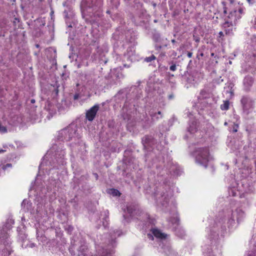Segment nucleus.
<instances>
[{
    "instance_id": "obj_33",
    "label": "nucleus",
    "mask_w": 256,
    "mask_h": 256,
    "mask_svg": "<svg viewBox=\"0 0 256 256\" xmlns=\"http://www.w3.org/2000/svg\"><path fill=\"white\" fill-rule=\"evenodd\" d=\"M36 47H38V44H36Z\"/></svg>"
},
{
    "instance_id": "obj_21",
    "label": "nucleus",
    "mask_w": 256,
    "mask_h": 256,
    "mask_svg": "<svg viewBox=\"0 0 256 256\" xmlns=\"http://www.w3.org/2000/svg\"><path fill=\"white\" fill-rule=\"evenodd\" d=\"M78 97H79L78 94H75L74 96V100H77L78 98Z\"/></svg>"
},
{
    "instance_id": "obj_15",
    "label": "nucleus",
    "mask_w": 256,
    "mask_h": 256,
    "mask_svg": "<svg viewBox=\"0 0 256 256\" xmlns=\"http://www.w3.org/2000/svg\"><path fill=\"white\" fill-rule=\"evenodd\" d=\"M12 164H6V165H4L3 166H2V168L3 170H6L8 168H10V167H12Z\"/></svg>"
},
{
    "instance_id": "obj_27",
    "label": "nucleus",
    "mask_w": 256,
    "mask_h": 256,
    "mask_svg": "<svg viewBox=\"0 0 256 256\" xmlns=\"http://www.w3.org/2000/svg\"><path fill=\"white\" fill-rule=\"evenodd\" d=\"M34 102H35V100H34L32 99V100H31V102L32 103H34Z\"/></svg>"
},
{
    "instance_id": "obj_7",
    "label": "nucleus",
    "mask_w": 256,
    "mask_h": 256,
    "mask_svg": "<svg viewBox=\"0 0 256 256\" xmlns=\"http://www.w3.org/2000/svg\"><path fill=\"white\" fill-rule=\"evenodd\" d=\"M229 102L228 100H226L224 102L223 104H222L220 106V108L222 110H228L229 108Z\"/></svg>"
},
{
    "instance_id": "obj_23",
    "label": "nucleus",
    "mask_w": 256,
    "mask_h": 256,
    "mask_svg": "<svg viewBox=\"0 0 256 256\" xmlns=\"http://www.w3.org/2000/svg\"><path fill=\"white\" fill-rule=\"evenodd\" d=\"M148 236L149 238H152V240H154V238L150 234H148Z\"/></svg>"
},
{
    "instance_id": "obj_14",
    "label": "nucleus",
    "mask_w": 256,
    "mask_h": 256,
    "mask_svg": "<svg viewBox=\"0 0 256 256\" xmlns=\"http://www.w3.org/2000/svg\"><path fill=\"white\" fill-rule=\"evenodd\" d=\"M101 256H111V253L107 250L104 251Z\"/></svg>"
},
{
    "instance_id": "obj_12",
    "label": "nucleus",
    "mask_w": 256,
    "mask_h": 256,
    "mask_svg": "<svg viewBox=\"0 0 256 256\" xmlns=\"http://www.w3.org/2000/svg\"><path fill=\"white\" fill-rule=\"evenodd\" d=\"M7 132V129L6 128V127L5 126H2L0 124V132Z\"/></svg>"
},
{
    "instance_id": "obj_3",
    "label": "nucleus",
    "mask_w": 256,
    "mask_h": 256,
    "mask_svg": "<svg viewBox=\"0 0 256 256\" xmlns=\"http://www.w3.org/2000/svg\"><path fill=\"white\" fill-rule=\"evenodd\" d=\"M244 111H248L250 108L252 107V102L247 98H242L241 100Z\"/></svg>"
},
{
    "instance_id": "obj_2",
    "label": "nucleus",
    "mask_w": 256,
    "mask_h": 256,
    "mask_svg": "<svg viewBox=\"0 0 256 256\" xmlns=\"http://www.w3.org/2000/svg\"><path fill=\"white\" fill-rule=\"evenodd\" d=\"M99 108V106L98 104L94 105L91 108L86 112V118L90 122L92 121L94 118Z\"/></svg>"
},
{
    "instance_id": "obj_16",
    "label": "nucleus",
    "mask_w": 256,
    "mask_h": 256,
    "mask_svg": "<svg viewBox=\"0 0 256 256\" xmlns=\"http://www.w3.org/2000/svg\"><path fill=\"white\" fill-rule=\"evenodd\" d=\"M238 124H234V128H233V132H237V131H238L237 128H238Z\"/></svg>"
},
{
    "instance_id": "obj_22",
    "label": "nucleus",
    "mask_w": 256,
    "mask_h": 256,
    "mask_svg": "<svg viewBox=\"0 0 256 256\" xmlns=\"http://www.w3.org/2000/svg\"><path fill=\"white\" fill-rule=\"evenodd\" d=\"M204 54L202 52H201L198 56H197V58H200L199 56H203Z\"/></svg>"
},
{
    "instance_id": "obj_1",
    "label": "nucleus",
    "mask_w": 256,
    "mask_h": 256,
    "mask_svg": "<svg viewBox=\"0 0 256 256\" xmlns=\"http://www.w3.org/2000/svg\"><path fill=\"white\" fill-rule=\"evenodd\" d=\"M196 161L205 167L209 161V152L206 148H200L195 152Z\"/></svg>"
},
{
    "instance_id": "obj_24",
    "label": "nucleus",
    "mask_w": 256,
    "mask_h": 256,
    "mask_svg": "<svg viewBox=\"0 0 256 256\" xmlns=\"http://www.w3.org/2000/svg\"><path fill=\"white\" fill-rule=\"evenodd\" d=\"M174 98V95L173 94H170L169 96H168V98L170 99H171V98Z\"/></svg>"
},
{
    "instance_id": "obj_6",
    "label": "nucleus",
    "mask_w": 256,
    "mask_h": 256,
    "mask_svg": "<svg viewBox=\"0 0 256 256\" xmlns=\"http://www.w3.org/2000/svg\"><path fill=\"white\" fill-rule=\"evenodd\" d=\"M136 206L134 205H130L127 206L128 212L130 215L134 214V212L136 210Z\"/></svg>"
},
{
    "instance_id": "obj_31",
    "label": "nucleus",
    "mask_w": 256,
    "mask_h": 256,
    "mask_svg": "<svg viewBox=\"0 0 256 256\" xmlns=\"http://www.w3.org/2000/svg\"><path fill=\"white\" fill-rule=\"evenodd\" d=\"M158 113V114H161V112L160 111H159Z\"/></svg>"
},
{
    "instance_id": "obj_11",
    "label": "nucleus",
    "mask_w": 256,
    "mask_h": 256,
    "mask_svg": "<svg viewBox=\"0 0 256 256\" xmlns=\"http://www.w3.org/2000/svg\"><path fill=\"white\" fill-rule=\"evenodd\" d=\"M232 20H230V21H226L225 22V23L224 24V27H226V26H228L229 27L230 26H232Z\"/></svg>"
},
{
    "instance_id": "obj_9",
    "label": "nucleus",
    "mask_w": 256,
    "mask_h": 256,
    "mask_svg": "<svg viewBox=\"0 0 256 256\" xmlns=\"http://www.w3.org/2000/svg\"><path fill=\"white\" fill-rule=\"evenodd\" d=\"M110 191H111V194L114 196H120V192L117 190L112 188L110 190Z\"/></svg>"
},
{
    "instance_id": "obj_20",
    "label": "nucleus",
    "mask_w": 256,
    "mask_h": 256,
    "mask_svg": "<svg viewBox=\"0 0 256 256\" xmlns=\"http://www.w3.org/2000/svg\"><path fill=\"white\" fill-rule=\"evenodd\" d=\"M154 222H155L154 219H152L150 220L149 221V223L150 224H152L154 223Z\"/></svg>"
},
{
    "instance_id": "obj_8",
    "label": "nucleus",
    "mask_w": 256,
    "mask_h": 256,
    "mask_svg": "<svg viewBox=\"0 0 256 256\" xmlns=\"http://www.w3.org/2000/svg\"><path fill=\"white\" fill-rule=\"evenodd\" d=\"M152 140V139L148 136H146L145 137H144V138L142 140V142H143V144H144V148L146 147V144L150 142Z\"/></svg>"
},
{
    "instance_id": "obj_13",
    "label": "nucleus",
    "mask_w": 256,
    "mask_h": 256,
    "mask_svg": "<svg viewBox=\"0 0 256 256\" xmlns=\"http://www.w3.org/2000/svg\"><path fill=\"white\" fill-rule=\"evenodd\" d=\"M236 11H234V12H230V14L229 16H228V18L230 19V18H232V17H233V16L235 17V16H236ZM236 20V18H234V21H235V20Z\"/></svg>"
},
{
    "instance_id": "obj_18",
    "label": "nucleus",
    "mask_w": 256,
    "mask_h": 256,
    "mask_svg": "<svg viewBox=\"0 0 256 256\" xmlns=\"http://www.w3.org/2000/svg\"><path fill=\"white\" fill-rule=\"evenodd\" d=\"M66 226H68V232H71L72 230V228L71 226L70 225H66ZM66 229H67V228H65Z\"/></svg>"
},
{
    "instance_id": "obj_26",
    "label": "nucleus",
    "mask_w": 256,
    "mask_h": 256,
    "mask_svg": "<svg viewBox=\"0 0 256 256\" xmlns=\"http://www.w3.org/2000/svg\"><path fill=\"white\" fill-rule=\"evenodd\" d=\"M219 34H220V36H223V32H219Z\"/></svg>"
},
{
    "instance_id": "obj_28",
    "label": "nucleus",
    "mask_w": 256,
    "mask_h": 256,
    "mask_svg": "<svg viewBox=\"0 0 256 256\" xmlns=\"http://www.w3.org/2000/svg\"><path fill=\"white\" fill-rule=\"evenodd\" d=\"M95 174V177H96V178H98V174Z\"/></svg>"
},
{
    "instance_id": "obj_29",
    "label": "nucleus",
    "mask_w": 256,
    "mask_h": 256,
    "mask_svg": "<svg viewBox=\"0 0 256 256\" xmlns=\"http://www.w3.org/2000/svg\"><path fill=\"white\" fill-rule=\"evenodd\" d=\"M172 43H174V42H176V40H172Z\"/></svg>"
},
{
    "instance_id": "obj_32",
    "label": "nucleus",
    "mask_w": 256,
    "mask_h": 256,
    "mask_svg": "<svg viewBox=\"0 0 256 256\" xmlns=\"http://www.w3.org/2000/svg\"><path fill=\"white\" fill-rule=\"evenodd\" d=\"M4 150H0V152H4Z\"/></svg>"
},
{
    "instance_id": "obj_19",
    "label": "nucleus",
    "mask_w": 256,
    "mask_h": 256,
    "mask_svg": "<svg viewBox=\"0 0 256 256\" xmlns=\"http://www.w3.org/2000/svg\"><path fill=\"white\" fill-rule=\"evenodd\" d=\"M192 52H188V58H191L192 56Z\"/></svg>"
},
{
    "instance_id": "obj_5",
    "label": "nucleus",
    "mask_w": 256,
    "mask_h": 256,
    "mask_svg": "<svg viewBox=\"0 0 256 256\" xmlns=\"http://www.w3.org/2000/svg\"><path fill=\"white\" fill-rule=\"evenodd\" d=\"M198 130L197 122L196 120H192L188 128V131L191 133L194 134Z\"/></svg>"
},
{
    "instance_id": "obj_10",
    "label": "nucleus",
    "mask_w": 256,
    "mask_h": 256,
    "mask_svg": "<svg viewBox=\"0 0 256 256\" xmlns=\"http://www.w3.org/2000/svg\"><path fill=\"white\" fill-rule=\"evenodd\" d=\"M156 58V56L154 55H152L150 56L146 57L145 58V61L146 62H150L153 60H154Z\"/></svg>"
},
{
    "instance_id": "obj_17",
    "label": "nucleus",
    "mask_w": 256,
    "mask_h": 256,
    "mask_svg": "<svg viewBox=\"0 0 256 256\" xmlns=\"http://www.w3.org/2000/svg\"><path fill=\"white\" fill-rule=\"evenodd\" d=\"M170 70L172 71H174L176 70V64H173L170 66Z\"/></svg>"
},
{
    "instance_id": "obj_30",
    "label": "nucleus",
    "mask_w": 256,
    "mask_h": 256,
    "mask_svg": "<svg viewBox=\"0 0 256 256\" xmlns=\"http://www.w3.org/2000/svg\"><path fill=\"white\" fill-rule=\"evenodd\" d=\"M224 125H225V126H227V125H228V123H227V122H224Z\"/></svg>"
},
{
    "instance_id": "obj_25",
    "label": "nucleus",
    "mask_w": 256,
    "mask_h": 256,
    "mask_svg": "<svg viewBox=\"0 0 256 256\" xmlns=\"http://www.w3.org/2000/svg\"><path fill=\"white\" fill-rule=\"evenodd\" d=\"M179 222V220L178 219V218H176L175 220V221H174V223H177V222Z\"/></svg>"
},
{
    "instance_id": "obj_4",
    "label": "nucleus",
    "mask_w": 256,
    "mask_h": 256,
    "mask_svg": "<svg viewBox=\"0 0 256 256\" xmlns=\"http://www.w3.org/2000/svg\"><path fill=\"white\" fill-rule=\"evenodd\" d=\"M152 234L157 238L160 240H164L167 238V234L162 232L160 230L157 228H152L151 230Z\"/></svg>"
}]
</instances>
